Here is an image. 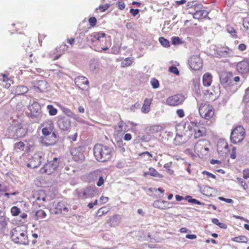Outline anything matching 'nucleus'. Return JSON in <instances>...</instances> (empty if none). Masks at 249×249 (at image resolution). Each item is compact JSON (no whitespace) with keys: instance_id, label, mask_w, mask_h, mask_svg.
<instances>
[{"instance_id":"09e8293b","label":"nucleus","mask_w":249,"mask_h":249,"mask_svg":"<svg viewBox=\"0 0 249 249\" xmlns=\"http://www.w3.org/2000/svg\"><path fill=\"white\" fill-rule=\"evenodd\" d=\"M11 213L13 215L17 216L20 213V209L17 207H13L11 210Z\"/></svg>"},{"instance_id":"f03ea898","label":"nucleus","mask_w":249,"mask_h":249,"mask_svg":"<svg viewBox=\"0 0 249 249\" xmlns=\"http://www.w3.org/2000/svg\"><path fill=\"white\" fill-rule=\"evenodd\" d=\"M12 240L16 244L28 245L29 240L26 228L22 226H18L13 229L11 232Z\"/></svg>"},{"instance_id":"f3484780","label":"nucleus","mask_w":249,"mask_h":249,"mask_svg":"<svg viewBox=\"0 0 249 249\" xmlns=\"http://www.w3.org/2000/svg\"><path fill=\"white\" fill-rule=\"evenodd\" d=\"M232 75L231 72H224L220 75L221 84L225 87L230 86L231 83V78Z\"/></svg>"},{"instance_id":"a18cd8bd","label":"nucleus","mask_w":249,"mask_h":249,"mask_svg":"<svg viewBox=\"0 0 249 249\" xmlns=\"http://www.w3.org/2000/svg\"><path fill=\"white\" fill-rule=\"evenodd\" d=\"M25 146V144L22 142H17L14 145L15 149H19L21 151L24 150Z\"/></svg>"},{"instance_id":"a878e982","label":"nucleus","mask_w":249,"mask_h":249,"mask_svg":"<svg viewBox=\"0 0 249 249\" xmlns=\"http://www.w3.org/2000/svg\"><path fill=\"white\" fill-rule=\"evenodd\" d=\"M187 141L186 137L182 134H177L174 140V143L175 145H180L183 144Z\"/></svg>"},{"instance_id":"13d9d810","label":"nucleus","mask_w":249,"mask_h":249,"mask_svg":"<svg viewBox=\"0 0 249 249\" xmlns=\"http://www.w3.org/2000/svg\"><path fill=\"white\" fill-rule=\"evenodd\" d=\"M202 174L203 175H206L207 177L208 178H213V179H215V178H216V177H215V176L214 175H213V174H212L211 173H209V172H207L206 171H203Z\"/></svg>"},{"instance_id":"052dcab7","label":"nucleus","mask_w":249,"mask_h":249,"mask_svg":"<svg viewBox=\"0 0 249 249\" xmlns=\"http://www.w3.org/2000/svg\"><path fill=\"white\" fill-rule=\"evenodd\" d=\"M124 123L123 121L120 122L118 124V126L116 127V129L118 131H122L123 130V127L124 125Z\"/></svg>"},{"instance_id":"39448f33","label":"nucleus","mask_w":249,"mask_h":249,"mask_svg":"<svg viewBox=\"0 0 249 249\" xmlns=\"http://www.w3.org/2000/svg\"><path fill=\"white\" fill-rule=\"evenodd\" d=\"M245 136V129L243 126L238 125L231 130L230 135V141L233 144H237L242 142Z\"/></svg>"},{"instance_id":"5fc2aeb1","label":"nucleus","mask_w":249,"mask_h":249,"mask_svg":"<svg viewBox=\"0 0 249 249\" xmlns=\"http://www.w3.org/2000/svg\"><path fill=\"white\" fill-rule=\"evenodd\" d=\"M89 22L91 26L94 27L96 24L97 20L95 17H91L89 18Z\"/></svg>"},{"instance_id":"4c0bfd02","label":"nucleus","mask_w":249,"mask_h":249,"mask_svg":"<svg viewBox=\"0 0 249 249\" xmlns=\"http://www.w3.org/2000/svg\"><path fill=\"white\" fill-rule=\"evenodd\" d=\"M159 40L162 46L166 48L170 46L169 41L167 39L164 38L163 37H159Z\"/></svg>"},{"instance_id":"680f3d73","label":"nucleus","mask_w":249,"mask_h":249,"mask_svg":"<svg viewBox=\"0 0 249 249\" xmlns=\"http://www.w3.org/2000/svg\"><path fill=\"white\" fill-rule=\"evenodd\" d=\"M118 8L120 10H123L124 9L125 5L124 2H123L122 0H119L118 1Z\"/></svg>"},{"instance_id":"e433bc0d","label":"nucleus","mask_w":249,"mask_h":249,"mask_svg":"<svg viewBox=\"0 0 249 249\" xmlns=\"http://www.w3.org/2000/svg\"><path fill=\"white\" fill-rule=\"evenodd\" d=\"M233 241L238 243H247L248 238L245 236H240L234 237Z\"/></svg>"},{"instance_id":"5701e85b","label":"nucleus","mask_w":249,"mask_h":249,"mask_svg":"<svg viewBox=\"0 0 249 249\" xmlns=\"http://www.w3.org/2000/svg\"><path fill=\"white\" fill-rule=\"evenodd\" d=\"M48 87V84L45 80H39L34 83V87L37 88L41 92L47 90Z\"/></svg>"},{"instance_id":"c85d7f7f","label":"nucleus","mask_w":249,"mask_h":249,"mask_svg":"<svg viewBox=\"0 0 249 249\" xmlns=\"http://www.w3.org/2000/svg\"><path fill=\"white\" fill-rule=\"evenodd\" d=\"M212 76L209 73H206L203 76V84L204 86L208 87L211 85L212 81Z\"/></svg>"},{"instance_id":"b1692460","label":"nucleus","mask_w":249,"mask_h":249,"mask_svg":"<svg viewBox=\"0 0 249 249\" xmlns=\"http://www.w3.org/2000/svg\"><path fill=\"white\" fill-rule=\"evenodd\" d=\"M165 204L170 205L171 204V202L164 200L161 201L160 200H157L153 202V205L155 208L161 210H165L171 208V206H166Z\"/></svg>"},{"instance_id":"f257e3e1","label":"nucleus","mask_w":249,"mask_h":249,"mask_svg":"<svg viewBox=\"0 0 249 249\" xmlns=\"http://www.w3.org/2000/svg\"><path fill=\"white\" fill-rule=\"evenodd\" d=\"M44 127L42 130L44 137L41 138V142L45 146H49L53 145L56 142L57 135L53 132L54 125L53 122L48 120L44 124Z\"/></svg>"},{"instance_id":"ddd939ff","label":"nucleus","mask_w":249,"mask_h":249,"mask_svg":"<svg viewBox=\"0 0 249 249\" xmlns=\"http://www.w3.org/2000/svg\"><path fill=\"white\" fill-rule=\"evenodd\" d=\"M217 150L219 155L223 156L228 152V144L224 139H220L217 144Z\"/></svg>"},{"instance_id":"ea45409f","label":"nucleus","mask_w":249,"mask_h":249,"mask_svg":"<svg viewBox=\"0 0 249 249\" xmlns=\"http://www.w3.org/2000/svg\"><path fill=\"white\" fill-rule=\"evenodd\" d=\"M220 52L222 53L221 55L223 56L230 55L231 52V50L228 47H225L221 49ZM220 55V54H219Z\"/></svg>"},{"instance_id":"a19ab883","label":"nucleus","mask_w":249,"mask_h":249,"mask_svg":"<svg viewBox=\"0 0 249 249\" xmlns=\"http://www.w3.org/2000/svg\"><path fill=\"white\" fill-rule=\"evenodd\" d=\"M93 34H94V37L95 38L96 40H98L100 42L102 41L101 39L103 38L106 36L105 33H101V32H99V33H94Z\"/></svg>"},{"instance_id":"f8f14e48","label":"nucleus","mask_w":249,"mask_h":249,"mask_svg":"<svg viewBox=\"0 0 249 249\" xmlns=\"http://www.w3.org/2000/svg\"><path fill=\"white\" fill-rule=\"evenodd\" d=\"M31 112V118L36 119V122H39L42 117V114L41 112V108L37 104H34L32 107H30Z\"/></svg>"},{"instance_id":"1a4fd4ad","label":"nucleus","mask_w":249,"mask_h":249,"mask_svg":"<svg viewBox=\"0 0 249 249\" xmlns=\"http://www.w3.org/2000/svg\"><path fill=\"white\" fill-rule=\"evenodd\" d=\"M208 141L201 139L198 141L195 144L194 146L195 152L199 156L206 155L209 150L207 147Z\"/></svg>"},{"instance_id":"a211bd4d","label":"nucleus","mask_w":249,"mask_h":249,"mask_svg":"<svg viewBox=\"0 0 249 249\" xmlns=\"http://www.w3.org/2000/svg\"><path fill=\"white\" fill-rule=\"evenodd\" d=\"M42 154H36L34 155L27 166L35 168L38 167L41 163Z\"/></svg>"},{"instance_id":"4d7b16f0","label":"nucleus","mask_w":249,"mask_h":249,"mask_svg":"<svg viewBox=\"0 0 249 249\" xmlns=\"http://www.w3.org/2000/svg\"><path fill=\"white\" fill-rule=\"evenodd\" d=\"M243 178L244 179H248L249 178V168H247L243 171Z\"/></svg>"},{"instance_id":"412c9836","label":"nucleus","mask_w":249,"mask_h":249,"mask_svg":"<svg viewBox=\"0 0 249 249\" xmlns=\"http://www.w3.org/2000/svg\"><path fill=\"white\" fill-rule=\"evenodd\" d=\"M28 91V89L25 86H18L14 87L11 90V93L16 95H23L27 93Z\"/></svg>"},{"instance_id":"0e129e2a","label":"nucleus","mask_w":249,"mask_h":249,"mask_svg":"<svg viewBox=\"0 0 249 249\" xmlns=\"http://www.w3.org/2000/svg\"><path fill=\"white\" fill-rule=\"evenodd\" d=\"M104 183V179L102 176H99L98 178V181L97 182V185L99 187L102 186Z\"/></svg>"},{"instance_id":"4468645a","label":"nucleus","mask_w":249,"mask_h":249,"mask_svg":"<svg viewBox=\"0 0 249 249\" xmlns=\"http://www.w3.org/2000/svg\"><path fill=\"white\" fill-rule=\"evenodd\" d=\"M183 97L180 94H176L168 97L166 100L167 104L171 106H176L182 103Z\"/></svg>"},{"instance_id":"473e14b6","label":"nucleus","mask_w":249,"mask_h":249,"mask_svg":"<svg viewBox=\"0 0 249 249\" xmlns=\"http://www.w3.org/2000/svg\"><path fill=\"white\" fill-rule=\"evenodd\" d=\"M100 172L98 171H95L90 173L89 175V181L91 182L97 180L100 176Z\"/></svg>"},{"instance_id":"3c124183","label":"nucleus","mask_w":249,"mask_h":249,"mask_svg":"<svg viewBox=\"0 0 249 249\" xmlns=\"http://www.w3.org/2000/svg\"><path fill=\"white\" fill-rule=\"evenodd\" d=\"M169 71L177 75H178L179 74V71L178 68L175 66H171L169 68Z\"/></svg>"},{"instance_id":"393cba45","label":"nucleus","mask_w":249,"mask_h":249,"mask_svg":"<svg viewBox=\"0 0 249 249\" xmlns=\"http://www.w3.org/2000/svg\"><path fill=\"white\" fill-rule=\"evenodd\" d=\"M201 5L197 6V9L193 15V17L196 19H202L206 17L208 15V12L205 10H198L199 6H201Z\"/></svg>"},{"instance_id":"20e7f679","label":"nucleus","mask_w":249,"mask_h":249,"mask_svg":"<svg viewBox=\"0 0 249 249\" xmlns=\"http://www.w3.org/2000/svg\"><path fill=\"white\" fill-rule=\"evenodd\" d=\"M8 138L11 139H16L21 138L25 136L27 133V130L23 127L21 124H12L7 129Z\"/></svg>"},{"instance_id":"864d4df0","label":"nucleus","mask_w":249,"mask_h":249,"mask_svg":"<svg viewBox=\"0 0 249 249\" xmlns=\"http://www.w3.org/2000/svg\"><path fill=\"white\" fill-rule=\"evenodd\" d=\"M172 42L174 45L179 44L181 43V40L178 37H172Z\"/></svg>"},{"instance_id":"338daca9","label":"nucleus","mask_w":249,"mask_h":249,"mask_svg":"<svg viewBox=\"0 0 249 249\" xmlns=\"http://www.w3.org/2000/svg\"><path fill=\"white\" fill-rule=\"evenodd\" d=\"M112 53L114 54H118L120 51V47L117 46H114L112 48Z\"/></svg>"},{"instance_id":"cd10ccee","label":"nucleus","mask_w":249,"mask_h":249,"mask_svg":"<svg viewBox=\"0 0 249 249\" xmlns=\"http://www.w3.org/2000/svg\"><path fill=\"white\" fill-rule=\"evenodd\" d=\"M147 175H150L158 178H162V176L154 168L152 167L149 168L148 171L144 172V176L146 177Z\"/></svg>"},{"instance_id":"6e6552de","label":"nucleus","mask_w":249,"mask_h":249,"mask_svg":"<svg viewBox=\"0 0 249 249\" xmlns=\"http://www.w3.org/2000/svg\"><path fill=\"white\" fill-rule=\"evenodd\" d=\"M198 111L201 117L206 120L210 119L214 115V110L213 107L207 103L201 104Z\"/></svg>"},{"instance_id":"f704fd0d","label":"nucleus","mask_w":249,"mask_h":249,"mask_svg":"<svg viewBox=\"0 0 249 249\" xmlns=\"http://www.w3.org/2000/svg\"><path fill=\"white\" fill-rule=\"evenodd\" d=\"M185 199L190 203H192L197 205H204V203L201 202L196 199L193 198L190 196H187L185 197Z\"/></svg>"},{"instance_id":"9d476101","label":"nucleus","mask_w":249,"mask_h":249,"mask_svg":"<svg viewBox=\"0 0 249 249\" xmlns=\"http://www.w3.org/2000/svg\"><path fill=\"white\" fill-rule=\"evenodd\" d=\"M57 125L59 129L63 131H69L71 126V120L65 116L58 117Z\"/></svg>"},{"instance_id":"c756f323","label":"nucleus","mask_w":249,"mask_h":249,"mask_svg":"<svg viewBox=\"0 0 249 249\" xmlns=\"http://www.w3.org/2000/svg\"><path fill=\"white\" fill-rule=\"evenodd\" d=\"M121 217L119 215H114L110 218L108 223L112 226L117 225L120 222Z\"/></svg>"},{"instance_id":"8fccbe9b","label":"nucleus","mask_w":249,"mask_h":249,"mask_svg":"<svg viewBox=\"0 0 249 249\" xmlns=\"http://www.w3.org/2000/svg\"><path fill=\"white\" fill-rule=\"evenodd\" d=\"M150 83L154 89H157L159 87V82L155 78H152L151 80Z\"/></svg>"},{"instance_id":"9b49d317","label":"nucleus","mask_w":249,"mask_h":249,"mask_svg":"<svg viewBox=\"0 0 249 249\" xmlns=\"http://www.w3.org/2000/svg\"><path fill=\"white\" fill-rule=\"evenodd\" d=\"M190 67L195 70H199L202 66V60L198 55L191 56L189 60Z\"/></svg>"},{"instance_id":"e2e57ef3","label":"nucleus","mask_w":249,"mask_h":249,"mask_svg":"<svg viewBox=\"0 0 249 249\" xmlns=\"http://www.w3.org/2000/svg\"><path fill=\"white\" fill-rule=\"evenodd\" d=\"M176 112L179 118H182L184 116V112L183 110L182 109H178Z\"/></svg>"},{"instance_id":"7ed1b4c3","label":"nucleus","mask_w":249,"mask_h":249,"mask_svg":"<svg viewBox=\"0 0 249 249\" xmlns=\"http://www.w3.org/2000/svg\"><path fill=\"white\" fill-rule=\"evenodd\" d=\"M93 152L94 155L98 161L105 162L112 157V149L101 144H96Z\"/></svg>"},{"instance_id":"de8ad7c7","label":"nucleus","mask_w":249,"mask_h":249,"mask_svg":"<svg viewBox=\"0 0 249 249\" xmlns=\"http://www.w3.org/2000/svg\"><path fill=\"white\" fill-rule=\"evenodd\" d=\"M172 164V162L167 163L164 164V168L165 169L166 171L170 174L172 175L173 174L174 171L170 168L171 165Z\"/></svg>"},{"instance_id":"bb28decb","label":"nucleus","mask_w":249,"mask_h":249,"mask_svg":"<svg viewBox=\"0 0 249 249\" xmlns=\"http://www.w3.org/2000/svg\"><path fill=\"white\" fill-rule=\"evenodd\" d=\"M152 103V99L146 98L142 107V111L144 113H147L150 111V107Z\"/></svg>"},{"instance_id":"0eeeda50","label":"nucleus","mask_w":249,"mask_h":249,"mask_svg":"<svg viewBox=\"0 0 249 249\" xmlns=\"http://www.w3.org/2000/svg\"><path fill=\"white\" fill-rule=\"evenodd\" d=\"M98 194L97 189L94 186H89L77 191L78 197L81 199L91 198Z\"/></svg>"},{"instance_id":"c9c22d12","label":"nucleus","mask_w":249,"mask_h":249,"mask_svg":"<svg viewBox=\"0 0 249 249\" xmlns=\"http://www.w3.org/2000/svg\"><path fill=\"white\" fill-rule=\"evenodd\" d=\"M49 113L51 116L55 115L57 113V110L53 105H49L47 107Z\"/></svg>"},{"instance_id":"37998d69","label":"nucleus","mask_w":249,"mask_h":249,"mask_svg":"<svg viewBox=\"0 0 249 249\" xmlns=\"http://www.w3.org/2000/svg\"><path fill=\"white\" fill-rule=\"evenodd\" d=\"M193 85L194 86V90L196 94H199L200 93L199 89L200 83L197 80H194L193 81Z\"/></svg>"},{"instance_id":"79ce46f5","label":"nucleus","mask_w":249,"mask_h":249,"mask_svg":"<svg viewBox=\"0 0 249 249\" xmlns=\"http://www.w3.org/2000/svg\"><path fill=\"white\" fill-rule=\"evenodd\" d=\"M109 210L107 209L106 207H102L99 209L97 212V215L99 217L102 216L103 215L106 214Z\"/></svg>"},{"instance_id":"aec40b11","label":"nucleus","mask_w":249,"mask_h":249,"mask_svg":"<svg viewBox=\"0 0 249 249\" xmlns=\"http://www.w3.org/2000/svg\"><path fill=\"white\" fill-rule=\"evenodd\" d=\"M191 124L194 128V138L195 139L202 137L205 134L204 127L197 125V123L192 122Z\"/></svg>"},{"instance_id":"58836bf2","label":"nucleus","mask_w":249,"mask_h":249,"mask_svg":"<svg viewBox=\"0 0 249 249\" xmlns=\"http://www.w3.org/2000/svg\"><path fill=\"white\" fill-rule=\"evenodd\" d=\"M236 180L238 183L243 187L244 190H246L248 189V186L245 180L239 177L236 178Z\"/></svg>"},{"instance_id":"2f4dec72","label":"nucleus","mask_w":249,"mask_h":249,"mask_svg":"<svg viewBox=\"0 0 249 249\" xmlns=\"http://www.w3.org/2000/svg\"><path fill=\"white\" fill-rule=\"evenodd\" d=\"M134 61V59L133 58L127 57L122 62L121 66L123 68L129 67L132 65Z\"/></svg>"},{"instance_id":"dca6fc26","label":"nucleus","mask_w":249,"mask_h":249,"mask_svg":"<svg viewBox=\"0 0 249 249\" xmlns=\"http://www.w3.org/2000/svg\"><path fill=\"white\" fill-rule=\"evenodd\" d=\"M73 159L75 161H83L85 157L82 152V149L81 147H75L71 149V151Z\"/></svg>"},{"instance_id":"6e6d98bb","label":"nucleus","mask_w":249,"mask_h":249,"mask_svg":"<svg viewBox=\"0 0 249 249\" xmlns=\"http://www.w3.org/2000/svg\"><path fill=\"white\" fill-rule=\"evenodd\" d=\"M87 41L88 42H94L96 39L94 37V34H91L90 35H89L87 37Z\"/></svg>"},{"instance_id":"4be33fe9","label":"nucleus","mask_w":249,"mask_h":249,"mask_svg":"<svg viewBox=\"0 0 249 249\" xmlns=\"http://www.w3.org/2000/svg\"><path fill=\"white\" fill-rule=\"evenodd\" d=\"M55 213H61L63 211L67 212L69 211L67 204L64 201H60L55 206Z\"/></svg>"},{"instance_id":"49530a36","label":"nucleus","mask_w":249,"mask_h":249,"mask_svg":"<svg viewBox=\"0 0 249 249\" xmlns=\"http://www.w3.org/2000/svg\"><path fill=\"white\" fill-rule=\"evenodd\" d=\"M227 31L229 34H230L232 36H236V32L235 30L231 26H227Z\"/></svg>"},{"instance_id":"c03bdc74","label":"nucleus","mask_w":249,"mask_h":249,"mask_svg":"<svg viewBox=\"0 0 249 249\" xmlns=\"http://www.w3.org/2000/svg\"><path fill=\"white\" fill-rule=\"evenodd\" d=\"M243 25L246 31L249 34V17L245 18L243 19Z\"/></svg>"},{"instance_id":"69168bd1","label":"nucleus","mask_w":249,"mask_h":249,"mask_svg":"<svg viewBox=\"0 0 249 249\" xmlns=\"http://www.w3.org/2000/svg\"><path fill=\"white\" fill-rule=\"evenodd\" d=\"M244 100L246 102L249 101V87L246 90V93L244 97Z\"/></svg>"},{"instance_id":"72a5a7b5","label":"nucleus","mask_w":249,"mask_h":249,"mask_svg":"<svg viewBox=\"0 0 249 249\" xmlns=\"http://www.w3.org/2000/svg\"><path fill=\"white\" fill-rule=\"evenodd\" d=\"M215 89H212L210 90V99L212 100H214L216 97L217 94L219 91V89L218 87L214 88Z\"/></svg>"},{"instance_id":"bf43d9fd","label":"nucleus","mask_w":249,"mask_h":249,"mask_svg":"<svg viewBox=\"0 0 249 249\" xmlns=\"http://www.w3.org/2000/svg\"><path fill=\"white\" fill-rule=\"evenodd\" d=\"M218 199L220 200L225 201L228 203H233V200L231 199H230V198H226L220 196L218 197Z\"/></svg>"},{"instance_id":"603ef678","label":"nucleus","mask_w":249,"mask_h":249,"mask_svg":"<svg viewBox=\"0 0 249 249\" xmlns=\"http://www.w3.org/2000/svg\"><path fill=\"white\" fill-rule=\"evenodd\" d=\"M109 7V5L108 4H106L105 5H100L96 9L100 10V12H103L107 9Z\"/></svg>"},{"instance_id":"6ab92c4d","label":"nucleus","mask_w":249,"mask_h":249,"mask_svg":"<svg viewBox=\"0 0 249 249\" xmlns=\"http://www.w3.org/2000/svg\"><path fill=\"white\" fill-rule=\"evenodd\" d=\"M238 71L241 73H246L249 71V62L244 60L238 62L236 65Z\"/></svg>"},{"instance_id":"7c9ffc66","label":"nucleus","mask_w":249,"mask_h":249,"mask_svg":"<svg viewBox=\"0 0 249 249\" xmlns=\"http://www.w3.org/2000/svg\"><path fill=\"white\" fill-rule=\"evenodd\" d=\"M47 214L45 212L42 210H39L35 212L34 215V218L36 220H38L39 218H44L46 216Z\"/></svg>"},{"instance_id":"2eb2a0df","label":"nucleus","mask_w":249,"mask_h":249,"mask_svg":"<svg viewBox=\"0 0 249 249\" xmlns=\"http://www.w3.org/2000/svg\"><path fill=\"white\" fill-rule=\"evenodd\" d=\"M74 82L76 86L82 90H86V87H89V81L86 77L77 76L75 78Z\"/></svg>"},{"instance_id":"423d86ee","label":"nucleus","mask_w":249,"mask_h":249,"mask_svg":"<svg viewBox=\"0 0 249 249\" xmlns=\"http://www.w3.org/2000/svg\"><path fill=\"white\" fill-rule=\"evenodd\" d=\"M61 157H54L52 160L48 161L40 169L41 173H45L50 175L57 170L61 162Z\"/></svg>"},{"instance_id":"774afa93","label":"nucleus","mask_w":249,"mask_h":249,"mask_svg":"<svg viewBox=\"0 0 249 249\" xmlns=\"http://www.w3.org/2000/svg\"><path fill=\"white\" fill-rule=\"evenodd\" d=\"M139 12V10L138 9H134L131 8L130 10V13L134 16L135 17Z\"/></svg>"}]
</instances>
